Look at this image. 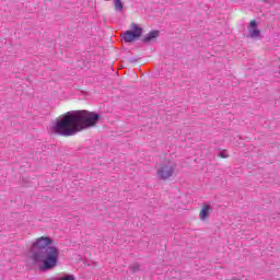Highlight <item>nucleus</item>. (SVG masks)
<instances>
[{"mask_svg": "<svg viewBox=\"0 0 280 280\" xmlns=\"http://www.w3.org/2000/svg\"><path fill=\"white\" fill-rule=\"evenodd\" d=\"M52 245L54 240L49 236H40L32 244L33 250H37L33 253L32 259L34 264H39L38 268L42 272L54 270L58 266L60 249Z\"/></svg>", "mask_w": 280, "mask_h": 280, "instance_id": "nucleus-2", "label": "nucleus"}, {"mask_svg": "<svg viewBox=\"0 0 280 280\" xmlns=\"http://www.w3.org/2000/svg\"><path fill=\"white\" fill-rule=\"evenodd\" d=\"M156 176L160 180H167L174 176V164L172 162H165L160 165L156 171Z\"/></svg>", "mask_w": 280, "mask_h": 280, "instance_id": "nucleus-3", "label": "nucleus"}, {"mask_svg": "<svg viewBox=\"0 0 280 280\" xmlns=\"http://www.w3.org/2000/svg\"><path fill=\"white\" fill-rule=\"evenodd\" d=\"M143 34V30L139 27L137 24L131 25V31H127L124 33L125 43H132V40H137Z\"/></svg>", "mask_w": 280, "mask_h": 280, "instance_id": "nucleus-4", "label": "nucleus"}, {"mask_svg": "<svg viewBox=\"0 0 280 280\" xmlns=\"http://www.w3.org/2000/svg\"><path fill=\"white\" fill-rule=\"evenodd\" d=\"M159 36V31H151L149 34H147L144 37H143V42L144 43H150L151 40H154V38H158Z\"/></svg>", "mask_w": 280, "mask_h": 280, "instance_id": "nucleus-7", "label": "nucleus"}, {"mask_svg": "<svg viewBox=\"0 0 280 280\" xmlns=\"http://www.w3.org/2000/svg\"><path fill=\"white\" fill-rule=\"evenodd\" d=\"M218 156H221V159H229V154L224 153V152H220L218 154Z\"/></svg>", "mask_w": 280, "mask_h": 280, "instance_id": "nucleus-10", "label": "nucleus"}, {"mask_svg": "<svg viewBox=\"0 0 280 280\" xmlns=\"http://www.w3.org/2000/svg\"><path fill=\"white\" fill-rule=\"evenodd\" d=\"M130 268H131L132 272L139 271V265H137V264L132 265Z\"/></svg>", "mask_w": 280, "mask_h": 280, "instance_id": "nucleus-9", "label": "nucleus"}, {"mask_svg": "<svg viewBox=\"0 0 280 280\" xmlns=\"http://www.w3.org/2000/svg\"><path fill=\"white\" fill-rule=\"evenodd\" d=\"M248 32L250 38H259L261 32L257 28V22L255 20L249 23Z\"/></svg>", "mask_w": 280, "mask_h": 280, "instance_id": "nucleus-5", "label": "nucleus"}, {"mask_svg": "<svg viewBox=\"0 0 280 280\" xmlns=\"http://www.w3.org/2000/svg\"><path fill=\"white\" fill-rule=\"evenodd\" d=\"M100 121V114L86 109L71 110L66 113L62 118L51 122L48 132L59 135V137H73L82 130L95 128Z\"/></svg>", "mask_w": 280, "mask_h": 280, "instance_id": "nucleus-1", "label": "nucleus"}, {"mask_svg": "<svg viewBox=\"0 0 280 280\" xmlns=\"http://www.w3.org/2000/svg\"><path fill=\"white\" fill-rule=\"evenodd\" d=\"M210 213H211V206H209V205L203 206V208L201 209V211L199 213L200 220H206L207 218H209Z\"/></svg>", "mask_w": 280, "mask_h": 280, "instance_id": "nucleus-6", "label": "nucleus"}, {"mask_svg": "<svg viewBox=\"0 0 280 280\" xmlns=\"http://www.w3.org/2000/svg\"><path fill=\"white\" fill-rule=\"evenodd\" d=\"M114 5H115L116 12L124 11V3H121V0H114Z\"/></svg>", "mask_w": 280, "mask_h": 280, "instance_id": "nucleus-8", "label": "nucleus"}, {"mask_svg": "<svg viewBox=\"0 0 280 280\" xmlns=\"http://www.w3.org/2000/svg\"><path fill=\"white\" fill-rule=\"evenodd\" d=\"M262 1L267 2L268 0H262Z\"/></svg>", "mask_w": 280, "mask_h": 280, "instance_id": "nucleus-11", "label": "nucleus"}]
</instances>
